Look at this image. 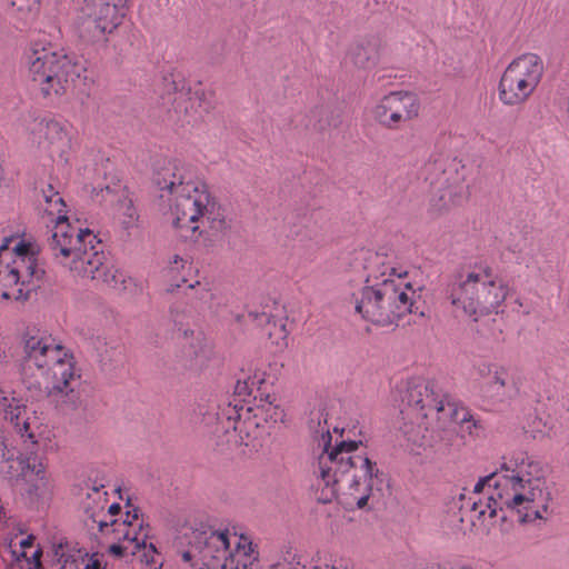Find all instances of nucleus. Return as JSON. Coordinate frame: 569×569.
<instances>
[{
	"mask_svg": "<svg viewBox=\"0 0 569 569\" xmlns=\"http://www.w3.org/2000/svg\"><path fill=\"white\" fill-rule=\"evenodd\" d=\"M402 402L406 403L400 410L403 418L416 415L418 420H425L429 412L436 411L439 420L466 426L469 432L476 427L468 408L456 401L436 397L433 385L419 382L408 387Z\"/></svg>",
	"mask_w": 569,
	"mask_h": 569,
	"instance_id": "nucleus-14",
	"label": "nucleus"
},
{
	"mask_svg": "<svg viewBox=\"0 0 569 569\" xmlns=\"http://www.w3.org/2000/svg\"><path fill=\"white\" fill-rule=\"evenodd\" d=\"M10 3L21 14L22 19H28L30 14L38 10L40 0H10Z\"/></svg>",
	"mask_w": 569,
	"mask_h": 569,
	"instance_id": "nucleus-36",
	"label": "nucleus"
},
{
	"mask_svg": "<svg viewBox=\"0 0 569 569\" xmlns=\"http://www.w3.org/2000/svg\"><path fill=\"white\" fill-rule=\"evenodd\" d=\"M84 523L87 528L100 535V538L108 542L112 537H128L130 530H138L140 535L142 530V520L138 518L139 509L127 505L124 513L118 503L108 506V492L103 490V486H92L84 500Z\"/></svg>",
	"mask_w": 569,
	"mask_h": 569,
	"instance_id": "nucleus-12",
	"label": "nucleus"
},
{
	"mask_svg": "<svg viewBox=\"0 0 569 569\" xmlns=\"http://www.w3.org/2000/svg\"><path fill=\"white\" fill-rule=\"evenodd\" d=\"M518 388L513 381H500L498 383L478 382V392L482 402L497 407L508 403L517 393Z\"/></svg>",
	"mask_w": 569,
	"mask_h": 569,
	"instance_id": "nucleus-25",
	"label": "nucleus"
},
{
	"mask_svg": "<svg viewBox=\"0 0 569 569\" xmlns=\"http://www.w3.org/2000/svg\"><path fill=\"white\" fill-rule=\"evenodd\" d=\"M26 66L32 86L49 100L64 96L79 77L78 64L50 42L31 43L26 53Z\"/></svg>",
	"mask_w": 569,
	"mask_h": 569,
	"instance_id": "nucleus-9",
	"label": "nucleus"
},
{
	"mask_svg": "<svg viewBox=\"0 0 569 569\" xmlns=\"http://www.w3.org/2000/svg\"><path fill=\"white\" fill-rule=\"evenodd\" d=\"M23 383L34 400L48 399L58 407L76 409L80 372L72 352L51 335L28 333L23 343Z\"/></svg>",
	"mask_w": 569,
	"mask_h": 569,
	"instance_id": "nucleus-4",
	"label": "nucleus"
},
{
	"mask_svg": "<svg viewBox=\"0 0 569 569\" xmlns=\"http://www.w3.org/2000/svg\"><path fill=\"white\" fill-rule=\"evenodd\" d=\"M510 292L509 283L490 264L478 262L455 273L446 295L458 317L477 322L503 312Z\"/></svg>",
	"mask_w": 569,
	"mask_h": 569,
	"instance_id": "nucleus-7",
	"label": "nucleus"
},
{
	"mask_svg": "<svg viewBox=\"0 0 569 569\" xmlns=\"http://www.w3.org/2000/svg\"><path fill=\"white\" fill-rule=\"evenodd\" d=\"M160 198L169 203L172 227L177 234L198 242L209 232L216 234L227 228L223 212L206 182L177 163H168L157 172Z\"/></svg>",
	"mask_w": 569,
	"mask_h": 569,
	"instance_id": "nucleus-3",
	"label": "nucleus"
},
{
	"mask_svg": "<svg viewBox=\"0 0 569 569\" xmlns=\"http://www.w3.org/2000/svg\"><path fill=\"white\" fill-rule=\"evenodd\" d=\"M284 410L277 403L276 395L253 401V406L241 407L238 411V420L234 430L240 432L246 429H264L278 422H283Z\"/></svg>",
	"mask_w": 569,
	"mask_h": 569,
	"instance_id": "nucleus-21",
	"label": "nucleus"
},
{
	"mask_svg": "<svg viewBox=\"0 0 569 569\" xmlns=\"http://www.w3.org/2000/svg\"><path fill=\"white\" fill-rule=\"evenodd\" d=\"M127 0H84L82 12L88 29L93 26L92 36L100 37L113 32L122 22Z\"/></svg>",
	"mask_w": 569,
	"mask_h": 569,
	"instance_id": "nucleus-18",
	"label": "nucleus"
},
{
	"mask_svg": "<svg viewBox=\"0 0 569 569\" xmlns=\"http://www.w3.org/2000/svg\"><path fill=\"white\" fill-rule=\"evenodd\" d=\"M26 66L32 86L49 100L64 96L79 77L78 64L50 42L31 43L26 53Z\"/></svg>",
	"mask_w": 569,
	"mask_h": 569,
	"instance_id": "nucleus-10",
	"label": "nucleus"
},
{
	"mask_svg": "<svg viewBox=\"0 0 569 569\" xmlns=\"http://www.w3.org/2000/svg\"><path fill=\"white\" fill-rule=\"evenodd\" d=\"M249 316L258 325H266L268 327L267 333L269 335V338L273 340V342L277 345L284 343L288 331L286 329V322L282 319L277 321L273 317L266 312L249 313Z\"/></svg>",
	"mask_w": 569,
	"mask_h": 569,
	"instance_id": "nucleus-32",
	"label": "nucleus"
},
{
	"mask_svg": "<svg viewBox=\"0 0 569 569\" xmlns=\"http://www.w3.org/2000/svg\"><path fill=\"white\" fill-rule=\"evenodd\" d=\"M34 536L28 535L18 542L11 541L8 551L11 561L21 569H40L42 550L34 546Z\"/></svg>",
	"mask_w": 569,
	"mask_h": 569,
	"instance_id": "nucleus-24",
	"label": "nucleus"
},
{
	"mask_svg": "<svg viewBox=\"0 0 569 569\" xmlns=\"http://www.w3.org/2000/svg\"><path fill=\"white\" fill-rule=\"evenodd\" d=\"M94 199L100 203L114 204L113 214L123 228L129 229L137 224L138 212L127 190L120 184L101 189L94 193Z\"/></svg>",
	"mask_w": 569,
	"mask_h": 569,
	"instance_id": "nucleus-23",
	"label": "nucleus"
},
{
	"mask_svg": "<svg viewBox=\"0 0 569 569\" xmlns=\"http://www.w3.org/2000/svg\"><path fill=\"white\" fill-rule=\"evenodd\" d=\"M33 142L48 150L52 157L62 158L71 147L67 127L56 119L34 120L30 129Z\"/></svg>",
	"mask_w": 569,
	"mask_h": 569,
	"instance_id": "nucleus-22",
	"label": "nucleus"
},
{
	"mask_svg": "<svg viewBox=\"0 0 569 569\" xmlns=\"http://www.w3.org/2000/svg\"><path fill=\"white\" fill-rule=\"evenodd\" d=\"M83 569H106V563L98 553H94L88 559Z\"/></svg>",
	"mask_w": 569,
	"mask_h": 569,
	"instance_id": "nucleus-39",
	"label": "nucleus"
},
{
	"mask_svg": "<svg viewBox=\"0 0 569 569\" xmlns=\"http://www.w3.org/2000/svg\"><path fill=\"white\" fill-rule=\"evenodd\" d=\"M0 452L3 461L7 463V473L10 478H23L31 480L32 478L41 482L46 487L48 483L46 465L37 457L33 450L23 455L7 438L0 441Z\"/></svg>",
	"mask_w": 569,
	"mask_h": 569,
	"instance_id": "nucleus-20",
	"label": "nucleus"
},
{
	"mask_svg": "<svg viewBox=\"0 0 569 569\" xmlns=\"http://www.w3.org/2000/svg\"><path fill=\"white\" fill-rule=\"evenodd\" d=\"M43 211L52 218L54 221L53 229L60 223L66 222L70 223L68 217L66 216V203L63 198L59 192L54 191L51 186H48L46 190H43Z\"/></svg>",
	"mask_w": 569,
	"mask_h": 569,
	"instance_id": "nucleus-30",
	"label": "nucleus"
},
{
	"mask_svg": "<svg viewBox=\"0 0 569 569\" xmlns=\"http://www.w3.org/2000/svg\"><path fill=\"white\" fill-rule=\"evenodd\" d=\"M478 382L498 383L500 381H513L510 377V368L491 361H483L476 366Z\"/></svg>",
	"mask_w": 569,
	"mask_h": 569,
	"instance_id": "nucleus-29",
	"label": "nucleus"
},
{
	"mask_svg": "<svg viewBox=\"0 0 569 569\" xmlns=\"http://www.w3.org/2000/svg\"><path fill=\"white\" fill-rule=\"evenodd\" d=\"M96 280L101 281L108 288L118 292H134L138 289V283L132 277L128 276L123 270L107 263Z\"/></svg>",
	"mask_w": 569,
	"mask_h": 569,
	"instance_id": "nucleus-26",
	"label": "nucleus"
},
{
	"mask_svg": "<svg viewBox=\"0 0 569 569\" xmlns=\"http://www.w3.org/2000/svg\"><path fill=\"white\" fill-rule=\"evenodd\" d=\"M322 447L312 467L318 500L327 503L337 498L347 509L371 507L375 490H380L382 473L372 462L361 441H340L331 446V435L327 430L319 440Z\"/></svg>",
	"mask_w": 569,
	"mask_h": 569,
	"instance_id": "nucleus-2",
	"label": "nucleus"
},
{
	"mask_svg": "<svg viewBox=\"0 0 569 569\" xmlns=\"http://www.w3.org/2000/svg\"><path fill=\"white\" fill-rule=\"evenodd\" d=\"M402 422L398 427V431L408 445H421L425 437L423 420H418L416 415L403 418L401 415Z\"/></svg>",
	"mask_w": 569,
	"mask_h": 569,
	"instance_id": "nucleus-31",
	"label": "nucleus"
},
{
	"mask_svg": "<svg viewBox=\"0 0 569 569\" xmlns=\"http://www.w3.org/2000/svg\"><path fill=\"white\" fill-rule=\"evenodd\" d=\"M193 272L191 261L186 257L174 254L170 260L166 269V278L170 281V288L168 291H173L176 288L181 287L182 283H187Z\"/></svg>",
	"mask_w": 569,
	"mask_h": 569,
	"instance_id": "nucleus-28",
	"label": "nucleus"
},
{
	"mask_svg": "<svg viewBox=\"0 0 569 569\" xmlns=\"http://www.w3.org/2000/svg\"><path fill=\"white\" fill-rule=\"evenodd\" d=\"M236 392L239 396H252L253 401L274 395L272 385L266 379L264 372H254L243 381H238Z\"/></svg>",
	"mask_w": 569,
	"mask_h": 569,
	"instance_id": "nucleus-27",
	"label": "nucleus"
},
{
	"mask_svg": "<svg viewBox=\"0 0 569 569\" xmlns=\"http://www.w3.org/2000/svg\"><path fill=\"white\" fill-rule=\"evenodd\" d=\"M193 98L198 102V107L204 112H210L217 106V97L216 91L213 89H197L193 92Z\"/></svg>",
	"mask_w": 569,
	"mask_h": 569,
	"instance_id": "nucleus-35",
	"label": "nucleus"
},
{
	"mask_svg": "<svg viewBox=\"0 0 569 569\" xmlns=\"http://www.w3.org/2000/svg\"><path fill=\"white\" fill-rule=\"evenodd\" d=\"M53 259L76 279L96 280L106 264L102 243L89 229L60 222L49 240Z\"/></svg>",
	"mask_w": 569,
	"mask_h": 569,
	"instance_id": "nucleus-8",
	"label": "nucleus"
},
{
	"mask_svg": "<svg viewBox=\"0 0 569 569\" xmlns=\"http://www.w3.org/2000/svg\"><path fill=\"white\" fill-rule=\"evenodd\" d=\"M178 539L187 547L180 551L182 561L193 569H248L258 558L250 538L229 529L189 525Z\"/></svg>",
	"mask_w": 569,
	"mask_h": 569,
	"instance_id": "nucleus-6",
	"label": "nucleus"
},
{
	"mask_svg": "<svg viewBox=\"0 0 569 569\" xmlns=\"http://www.w3.org/2000/svg\"><path fill=\"white\" fill-rule=\"evenodd\" d=\"M366 261V286L352 295L356 311L378 326L397 325L412 312L418 297L409 273L382 253H370Z\"/></svg>",
	"mask_w": 569,
	"mask_h": 569,
	"instance_id": "nucleus-5",
	"label": "nucleus"
},
{
	"mask_svg": "<svg viewBox=\"0 0 569 569\" xmlns=\"http://www.w3.org/2000/svg\"><path fill=\"white\" fill-rule=\"evenodd\" d=\"M43 276L37 244L19 241L12 249L6 244L0 247L1 300L27 301Z\"/></svg>",
	"mask_w": 569,
	"mask_h": 569,
	"instance_id": "nucleus-11",
	"label": "nucleus"
},
{
	"mask_svg": "<svg viewBox=\"0 0 569 569\" xmlns=\"http://www.w3.org/2000/svg\"><path fill=\"white\" fill-rule=\"evenodd\" d=\"M432 169L439 176L431 181L435 191L430 198V211L441 216L463 206L470 192L466 182V168L461 161L455 158L437 160L432 163Z\"/></svg>",
	"mask_w": 569,
	"mask_h": 569,
	"instance_id": "nucleus-15",
	"label": "nucleus"
},
{
	"mask_svg": "<svg viewBox=\"0 0 569 569\" xmlns=\"http://www.w3.org/2000/svg\"><path fill=\"white\" fill-rule=\"evenodd\" d=\"M0 409L14 427L16 431L34 449L54 452L59 449L58 441L49 426L42 423L34 411H28L21 399L14 392L0 388Z\"/></svg>",
	"mask_w": 569,
	"mask_h": 569,
	"instance_id": "nucleus-16",
	"label": "nucleus"
},
{
	"mask_svg": "<svg viewBox=\"0 0 569 569\" xmlns=\"http://www.w3.org/2000/svg\"><path fill=\"white\" fill-rule=\"evenodd\" d=\"M173 321L177 329L178 339H181L182 343L188 345L190 348L189 356L198 357L200 353H202L206 348V338L203 333L200 331L196 332L189 328L183 327V325L179 323L177 319Z\"/></svg>",
	"mask_w": 569,
	"mask_h": 569,
	"instance_id": "nucleus-33",
	"label": "nucleus"
},
{
	"mask_svg": "<svg viewBox=\"0 0 569 569\" xmlns=\"http://www.w3.org/2000/svg\"><path fill=\"white\" fill-rule=\"evenodd\" d=\"M188 288L196 291L197 298L203 305L210 303L214 298V292L209 288L208 283H201L200 281H197L194 284L190 283Z\"/></svg>",
	"mask_w": 569,
	"mask_h": 569,
	"instance_id": "nucleus-37",
	"label": "nucleus"
},
{
	"mask_svg": "<svg viewBox=\"0 0 569 569\" xmlns=\"http://www.w3.org/2000/svg\"><path fill=\"white\" fill-rule=\"evenodd\" d=\"M376 50L369 42H358L349 49L348 56L351 61L360 68H366L370 62H375Z\"/></svg>",
	"mask_w": 569,
	"mask_h": 569,
	"instance_id": "nucleus-34",
	"label": "nucleus"
},
{
	"mask_svg": "<svg viewBox=\"0 0 569 569\" xmlns=\"http://www.w3.org/2000/svg\"><path fill=\"white\" fill-rule=\"evenodd\" d=\"M545 74L543 59L533 52L512 59L498 83V97L507 107L525 104L538 89Z\"/></svg>",
	"mask_w": 569,
	"mask_h": 569,
	"instance_id": "nucleus-13",
	"label": "nucleus"
},
{
	"mask_svg": "<svg viewBox=\"0 0 569 569\" xmlns=\"http://www.w3.org/2000/svg\"><path fill=\"white\" fill-rule=\"evenodd\" d=\"M460 500V510L470 513L476 531L488 532L498 510H509L520 522L546 519L551 497L540 462L518 452L499 471L480 478L469 497L461 493Z\"/></svg>",
	"mask_w": 569,
	"mask_h": 569,
	"instance_id": "nucleus-1",
	"label": "nucleus"
},
{
	"mask_svg": "<svg viewBox=\"0 0 569 569\" xmlns=\"http://www.w3.org/2000/svg\"><path fill=\"white\" fill-rule=\"evenodd\" d=\"M421 111L417 93L409 90H395L380 97L370 109L376 123L387 130H400L416 120Z\"/></svg>",
	"mask_w": 569,
	"mask_h": 569,
	"instance_id": "nucleus-17",
	"label": "nucleus"
},
{
	"mask_svg": "<svg viewBox=\"0 0 569 569\" xmlns=\"http://www.w3.org/2000/svg\"><path fill=\"white\" fill-rule=\"evenodd\" d=\"M168 87H169L168 92H170L171 88H172L173 92L176 93L173 102L177 104V108L179 110H181V102L184 99V97L187 96V92L183 91L184 86L181 84L179 87V84L174 80H172L171 82L168 83Z\"/></svg>",
	"mask_w": 569,
	"mask_h": 569,
	"instance_id": "nucleus-38",
	"label": "nucleus"
},
{
	"mask_svg": "<svg viewBox=\"0 0 569 569\" xmlns=\"http://www.w3.org/2000/svg\"><path fill=\"white\" fill-rule=\"evenodd\" d=\"M138 518L142 520V535L138 530H130L128 537H112L107 543L108 551L112 556L123 557L126 555H139L140 561L146 565H157L159 560V553L152 542H148L151 533V527L143 513L138 511Z\"/></svg>",
	"mask_w": 569,
	"mask_h": 569,
	"instance_id": "nucleus-19",
	"label": "nucleus"
}]
</instances>
